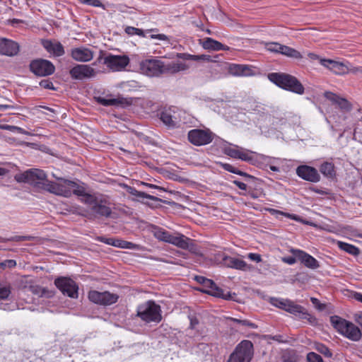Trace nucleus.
I'll return each mask as SVG.
<instances>
[{
	"mask_svg": "<svg viewBox=\"0 0 362 362\" xmlns=\"http://www.w3.org/2000/svg\"><path fill=\"white\" fill-rule=\"evenodd\" d=\"M81 201L87 205L86 216L88 219H95L100 217L108 218L112 214L110 202L102 196H95L85 192V195Z\"/></svg>",
	"mask_w": 362,
	"mask_h": 362,
	"instance_id": "obj_1",
	"label": "nucleus"
},
{
	"mask_svg": "<svg viewBox=\"0 0 362 362\" xmlns=\"http://www.w3.org/2000/svg\"><path fill=\"white\" fill-rule=\"evenodd\" d=\"M53 176L55 177L54 175ZM56 179L57 182L50 181L49 183L46 184V190L49 192L64 197H70L72 194L81 198L85 195L86 189L83 183L81 185L74 181L57 177Z\"/></svg>",
	"mask_w": 362,
	"mask_h": 362,
	"instance_id": "obj_2",
	"label": "nucleus"
},
{
	"mask_svg": "<svg viewBox=\"0 0 362 362\" xmlns=\"http://www.w3.org/2000/svg\"><path fill=\"white\" fill-rule=\"evenodd\" d=\"M270 81L277 86L298 95H303L305 88L302 83L293 76L281 74L271 73L268 75Z\"/></svg>",
	"mask_w": 362,
	"mask_h": 362,
	"instance_id": "obj_3",
	"label": "nucleus"
},
{
	"mask_svg": "<svg viewBox=\"0 0 362 362\" xmlns=\"http://www.w3.org/2000/svg\"><path fill=\"white\" fill-rule=\"evenodd\" d=\"M334 328L342 336L353 341H358L362 337L361 329L353 322L334 315L330 317Z\"/></svg>",
	"mask_w": 362,
	"mask_h": 362,
	"instance_id": "obj_4",
	"label": "nucleus"
},
{
	"mask_svg": "<svg viewBox=\"0 0 362 362\" xmlns=\"http://www.w3.org/2000/svg\"><path fill=\"white\" fill-rule=\"evenodd\" d=\"M18 182H26L34 187L46 190V184L50 181L47 180V175L42 170L37 168L30 169L24 173L16 176Z\"/></svg>",
	"mask_w": 362,
	"mask_h": 362,
	"instance_id": "obj_5",
	"label": "nucleus"
},
{
	"mask_svg": "<svg viewBox=\"0 0 362 362\" xmlns=\"http://www.w3.org/2000/svg\"><path fill=\"white\" fill-rule=\"evenodd\" d=\"M165 63L156 57L146 59L139 62L140 72L148 77H158L165 72Z\"/></svg>",
	"mask_w": 362,
	"mask_h": 362,
	"instance_id": "obj_6",
	"label": "nucleus"
},
{
	"mask_svg": "<svg viewBox=\"0 0 362 362\" xmlns=\"http://www.w3.org/2000/svg\"><path fill=\"white\" fill-rule=\"evenodd\" d=\"M253 356V344L250 340H243L236 346L227 362H250Z\"/></svg>",
	"mask_w": 362,
	"mask_h": 362,
	"instance_id": "obj_7",
	"label": "nucleus"
},
{
	"mask_svg": "<svg viewBox=\"0 0 362 362\" xmlns=\"http://www.w3.org/2000/svg\"><path fill=\"white\" fill-rule=\"evenodd\" d=\"M137 316L146 322H159L162 319L160 306L151 300L138 306Z\"/></svg>",
	"mask_w": 362,
	"mask_h": 362,
	"instance_id": "obj_8",
	"label": "nucleus"
},
{
	"mask_svg": "<svg viewBox=\"0 0 362 362\" xmlns=\"http://www.w3.org/2000/svg\"><path fill=\"white\" fill-rule=\"evenodd\" d=\"M189 141L197 146L210 144L214 139V134L209 129H194L188 132Z\"/></svg>",
	"mask_w": 362,
	"mask_h": 362,
	"instance_id": "obj_9",
	"label": "nucleus"
},
{
	"mask_svg": "<svg viewBox=\"0 0 362 362\" xmlns=\"http://www.w3.org/2000/svg\"><path fill=\"white\" fill-rule=\"evenodd\" d=\"M54 285L63 293L71 298H78V286L77 284L69 277H58L54 280Z\"/></svg>",
	"mask_w": 362,
	"mask_h": 362,
	"instance_id": "obj_10",
	"label": "nucleus"
},
{
	"mask_svg": "<svg viewBox=\"0 0 362 362\" xmlns=\"http://www.w3.org/2000/svg\"><path fill=\"white\" fill-rule=\"evenodd\" d=\"M88 299L95 304L107 306L115 303L119 296L109 291L100 292L98 291H90L88 295Z\"/></svg>",
	"mask_w": 362,
	"mask_h": 362,
	"instance_id": "obj_11",
	"label": "nucleus"
},
{
	"mask_svg": "<svg viewBox=\"0 0 362 362\" xmlns=\"http://www.w3.org/2000/svg\"><path fill=\"white\" fill-rule=\"evenodd\" d=\"M30 69L36 76H47L54 72L55 67L51 62L39 59L31 62Z\"/></svg>",
	"mask_w": 362,
	"mask_h": 362,
	"instance_id": "obj_12",
	"label": "nucleus"
},
{
	"mask_svg": "<svg viewBox=\"0 0 362 362\" xmlns=\"http://www.w3.org/2000/svg\"><path fill=\"white\" fill-rule=\"evenodd\" d=\"M69 74L73 79L83 80L95 77L96 71L89 65L76 64L70 69Z\"/></svg>",
	"mask_w": 362,
	"mask_h": 362,
	"instance_id": "obj_13",
	"label": "nucleus"
},
{
	"mask_svg": "<svg viewBox=\"0 0 362 362\" xmlns=\"http://www.w3.org/2000/svg\"><path fill=\"white\" fill-rule=\"evenodd\" d=\"M225 153L233 158L240 159L247 162H252L253 154L255 153L238 146H228L225 148Z\"/></svg>",
	"mask_w": 362,
	"mask_h": 362,
	"instance_id": "obj_14",
	"label": "nucleus"
},
{
	"mask_svg": "<svg viewBox=\"0 0 362 362\" xmlns=\"http://www.w3.org/2000/svg\"><path fill=\"white\" fill-rule=\"evenodd\" d=\"M129 62L127 56L108 54L104 58L103 63L112 71H120L127 66Z\"/></svg>",
	"mask_w": 362,
	"mask_h": 362,
	"instance_id": "obj_15",
	"label": "nucleus"
},
{
	"mask_svg": "<svg viewBox=\"0 0 362 362\" xmlns=\"http://www.w3.org/2000/svg\"><path fill=\"white\" fill-rule=\"evenodd\" d=\"M291 252L296 256L301 263L310 269H315L320 267V264L315 258L303 250L291 249Z\"/></svg>",
	"mask_w": 362,
	"mask_h": 362,
	"instance_id": "obj_16",
	"label": "nucleus"
},
{
	"mask_svg": "<svg viewBox=\"0 0 362 362\" xmlns=\"http://www.w3.org/2000/svg\"><path fill=\"white\" fill-rule=\"evenodd\" d=\"M297 175L302 179L311 182H317L320 180V176L317 170L308 165H300L296 169Z\"/></svg>",
	"mask_w": 362,
	"mask_h": 362,
	"instance_id": "obj_17",
	"label": "nucleus"
},
{
	"mask_svg": "<svg viewBox=\"0 0 362 362\" xmlns=\"http://www.w3.org/2000/svg\"><path fill=\"white\" fill-rule=\"evenodd\" d=\"M289 305H287L286 311L298 316L301 319L307 320L310 324L316 323V318L308 313L304 308L289 300Z\"/></svg>",
	"mask_w": 362,
	"mask_h": 362,
	"instance_id": "obj_18",
	"label": "nucleus"
},
{
	"mask_svg": "<svg viewBox=\"0 0 362 362\" xmlns=\"http://www.w3.org/2000/svg\"><path fill=\"white\" fill-rule=\"evenodd\" d=\"M203 286L204 288H203L202 291L204 293L223 299H229L230 298L229 292L225 293L211 279H207Z\"/></svg>",
	"mask_w": 362,
	"mask_h": 362,
	"instance_id": "obj_19",
	"label": "nucleus"
},
{
	"mask_svg": "<svg viewBox=\"0 0 362 362\" xmlns=\"http://www.w3.org/2000/svg\"><path fill=\"white\" fill-rule=\"evenodd\" d=\"M19 52V45L15 41L6 38H0V54L6 56H15Z\"/></svg>",
	"mask_w": 362,
	"mask_h": 362,
	"instance_id": "obj_20",
	"label": "nucleus"
},
{
	"mask_svg": "<svg viewBox=\"0 0 362 362\" xmlns=\"http://www.w3.org/2000/svg\"><path fill=\"white\" fill-rule=\"evenodd\" d=\"M160 119L170 129H174L179 126L180 119L177 117L176 112L170 108L162 111Z\"/></svg>",
	"mask_w": 362,
	"mask_h": 362,
	"instance_id": "obj_21",
	"label": "nucleus"
},
{
	"mask_svg": "<svg viewBox=\"0 0 362 362\" xmlns=\"http://www.w3.org/2000/svg\"><path fill=\"white\" fill-rule=\"evenodd\" d=\"M71 56L75 61L88 62L93 58V52L85 47H76L71 49Z\"/></svg>",
	"mask_w": 362,
	"mask_h": 362,
	"instance_id": "obj_22",
	"label": "nucleus"
},
{
	"mask_svg": "<svg viewBox=\"0 0 362 362\" xmlns=\"http://www.w3.org/2000/svg\"><path fill=\"white\" fill-rule=\"evenodd\" d=\"M320 63L336 74L342 75L348 73V66L341 62L332 59H320Z\"/></svg>",
	"mask_w": 362,
	"mask_h": 362,
	"instance_id": "obj_23",
	"label": "nucleus"
},
{
	"mask_svg": "<svg viewBox=\"0 0 362 362\" xmlns=\"http://www.w3.org/2000/svg\"><path fill=\"white\" fill-rule=\"evenodd\" d=\"M43 47L50 54L55 57H61L64 54V48L61 42L58 41H52L45 40L42 42Z\"/></svg>",
	"mask_w": 362,
	"mask_h": 362,
	"instance_id": "obj_24",
	"label": "nucleus"
},
{
	"mask_svg": "<svg viewBox=\"0 0 362 362\" xmlns=\"http://www.w3.org/2000/svg\"><path fill=\"white\" fill-rule=\"evenodd\" d=\"M222 262L223 265L229 268L240 269L243 271H246L249 269L247 264L245 261L227 255L223 257Z\"/></svg>",
	"mask_w": 362,
	"mask_h": 362,
	"instance_id": "obj_25",
	"label": "nucleus"
},
{
	"mask_svg": "<svg viewBox=\"0 0 362 362\" xmlns=\"http://www.w3.org/2000/svg\"><path fill=\"white\" fill-rule=\"evenodd\" d=\"M229 73L236 76H248L252 74V69L247 65L232 64L228 68Z\"/></svg>",
	"mask_w": 362,
	"mask_h": 362,
	"instance_id": "obj_26",
	"label": "nucleus"
},
{
	"mask_svg": "<svg viewBox=\"0 0 362 362\" xmlns=\"http://www.w3.org/2000/svg\"><path fill=\"white\" fill-rule=\"evenodd\" d=\"M166 74H177L181 71H185L189 69V64L182 62H172L165 64Z\"/></svg>",
	"mask_w": 362,
	"mask_h": 362,
	"instance_id": "obj_27",
	"label": "nucleus"
},
{
	"mask_svg": "<svg viewBox=\"0 0 362 362\" xmlns=\"http://www.w3.org/2000/svg\"><path fill=\"white\" fill-rule=\"evenodd\" d=\"M202 47L206 49H211L214 51L229 50L230 47L224 45L220 42L215 40L211 37H206L203 40Z\"/></svg>",
	"mask_w": 362,
	"mask_h": 362,
	"instance_id": "obj_28",
	"label": "nucleus"
},
{
	"mask_svg": "<svg viewBox=\"0 0 362 362\" xmlns=\"http://www.w3.org/2000/svg\"><path fill=\"white\" fill-rule=\"evenodd\" d=\"M151 233L159 240L170 243L173 235L165 229L156 226H151Z\"/></svg>",
	"mask_w": 362,
	"mask_h": 362,
	"instance_id": "obj_29",
	"label": "nucleus"
},
{
	"mask_svg": "<svg viewBox=\"0 0 362 362\" xmlns=\"http://www.w3.org/2000/svg\"><path fill=\"white\" fill-rule=\"evenodd\" d=\"M96 100L98 103L104 106L119 107L123 106L125 104V100L121 98H113L99 96Z\"/></svg>",
	"mask_w": 362,
	"mask_h": 362,
	"instance_id": "obj_30",
	"label": "nucleus"
},
{
	"mask_svg": "<svg viewBox=\"0 0 362 362\" xmlns=\"http://www.w3.org/2000/svg\"><path fill=\"white\" fill-rule=\"evenodd\" d=\"M170 243L182 249H189L191 245L190 239L182 234L173 235Z\"/></svg>",
	"mask_w": 362,
	"mask_h": 362,
	"instance_id": "obj_31",
	"label": "nucleus"
},
{
	"mask_svg": "<svg viewBox=\"0 0 362 362\" xmlns=\"http://www.w3.org/2000/svg\"><path fill=\"white\" fill-rule=\"evenodd\" d=\"M124 188L127 193L137 197L138 199H148L153 201L158 200L157 197L148 194L145 192L138 191L136 188L133 187L124 185Z\"/></svg>",
	"mask_w": 362,
	"mask_h": 362,
	"instance_id": "obj_32",
	"label": "nucleus"
},
{
	"mask_svg": "<svg viewBox=\"0 0 362 362\" xmlns=\"http://www.w3.org/2000/svg\"><path fill=\"white\" fill-rule=\"evenodd\" d=\"M279 53L293 59H301L303 57L301 54L296 49L283 45L281 46Z\"/></svg>",
	"mask_w": 362,
	"mask_h": 362,
	"instance_id": "obj_33",
	"label": "nucleus"
},
{
	"mask_svg": "<svg viewBox=\"0 0 362 362\" xmlns=\"http://www.w3.org/2000/svg\"><path fill=\"white\" fill-rule=\"evenodd\" d=\"M320 171L325 176L329 178H332L335 175L334 166L332 163H323L320 167Z\"/></svg>",
	"mask_w": 362,
	"mask_h": 362,
	"instance_id": "obj_34",
	"label": "nucleus"
},
{
	"mask_svg": "<svg viewBox=\"0 0 362 362\" xmlns=\"http://www.w3.org/2000/svg\"><path fill=\"white\" fill-rule=\"evenodd\" d=\"M337 245L341 250L348 252L350 255L357 256L360 253V250L353 245L338 241Z\"/></svg>",
	"mask_w": 362,
	"mask_h": 362,
	"instance_id": "obj_35",
	"label": "nucleus"
},
{
	"mask_svg": "<svg viewBox=\"0 0 362 362\" xmlns=\"http://www.w3.org/2000/svg\"><path fill=\"white\" fill-rule=\"evenodd\" d=\"M258 107H259V105L255 100L252 99L245 100L243 103V109L248 112H254L255 111H258Z\"/></svg>",
	"mask_w": 362,
	"mask_h": 362,
	"instance_id": "obj_36",
	"label": "nucleus"
},
{
	"mask_svg": "<svg viewBox=\"0 0 362 362\" xmlns=\"http://www.w3.org/2000/svg\"><path fill=\"white\" fill-rule=\"evenodd\" d=\"M288 299H283V298H270L269 302L274 306L283 309L284 310H286V307L289 305Z\"/></svg>",
	"mask_w": 362,
	"mask_h": 362,
	"instance_id": "obj_37",
	"label": "nucleus"
},
{
	"mask_svg": "<svg viewBox=\"0 0 362 362\" xmlns=\"http://www.w3.org/2000/svg\"><path fill=\"white\" fill-rule=\"evenodd\" d=\"M35 239V237L31 235H15L12 236L8 238H0V242L1 243H5L8 241H16V242H21V241H30Z\"/></svg>",
	"mask_w": 362,
	"mask_h": 362,
	"instance_id": "obj_38",
	"label": "nucleus"
},
{
	"mask_svg": "<svg viewBox=\"0 0 362 362\" xmlns=\"http://www.w3.org/2000/svg\"><path fill=\"white\" fill-rule=\"evenodd\" d=\"M115 243V247H117L119 248L136 250V249H138V247H139V246L137 245H136L132 242H128V241L120 240V239H116Z\"/></svg>",
	"mask_w": 362,
	"mask_h": 362,
	"instance_id": "obj_39",
	"label": "nucleus"
},
{
	"mask_svg": "<svg viewBox=\"0 0 362 362\" xmlns=\"http://www.w3.org/2000/svg\"><path fill=\"white\" fill-rule=\"evenodd\" d=\"M11 293V288L8 285L0 284V299H6Z\"/></svg>",
	"mask_w": 362,
	"mask_h": 362,
	"instance_id": "obj_40",
	"label": "nucleus"
},
{
	"mask_svg": "<svg viewBox=\"0 0 362 362\" xmlns=\"http://www.w3.org/2000/svg\"><path fill=\"white\" fill-rule=\"evenodd\" d=\"M125 32L129 35H136L139 36H145L143 30L136 28L134 27L128 26L125 28Z\"/></svg>",
	"mask_w": 362,
	"mask_h": 362,
	"instance_id": "obj_41",
	"label": "nucleus"
},
{
	"mask_svg": "<svg viewBox=\"0 0 362 362\" xmlns=\"http://www.w3.org/2000/svg\"><path fill=\"white\" fill-rule=\"evenodd\" d=\"M281 46V45L277 42H268L265 45V47L268 51L276 53L280 52Z\"/></svg>",
	"mask_w": 362,
	"mask_h": 362,
	"instance_id": "obj_42",
	"label": "nucleus"
},
{
	"mask_svg": "<svg viewBox=\"0 0 362 362\" xmlns=\"http://www.w3.org/2000/svg\"><path fill=\"white\" fill-rule=\"evenodd\" d=\"M81 4H87L94 7H101L105 9V6L101 3L100 0H78Z\"/></svg>",
	"mask_w": 362,
	"mask_h": 362,
	"instance_id": "obj_43",
	"label": "nucleus"
},
{
	"mask_svg": "<svg viewBox=\"0 0 362 362\" xmlns=\"http://www.w3.org/2000/svg\"><path fill=\"white\" fill-rule=\"evenodd\" d=\"M317 350L327 357H331L332 356L331 351L327 346L322 344H318L316 346Z\"/></svg>",
	"mask_w": 362,
	"mask_h": 362,
	"instance_id": "obj_44",
	"label": "nucleus"
},
{
	"mask_svg": "<svg viewBox=\"0 0 362 362\" xmlns=\"http://www.w3.org/2000/svg\"><path fill=\"white\" fill-rule=\"evenodd\" d=\"M269 211L273 215L280 214L286 217L290 218L293 220H297V216L294 214H290L274 209H269Z\"/></svg>",
	"mask_w": 362,
	"mask_h": 362,
	"instance_id": "obj_45",
	"label": "nucleus"
},
{
	"mask_svg": "<svg viewBox=\"0 0 362 362\" xmlns=\"http://www.w3.org/2000/svg\"><path fill=\"white\" fill-rule=\"evenodd\" d=\"M307 359L308 362H324L322 357L314 352H310L307 356Z\"/></svg>",
	"mask_w": 362,
	"mask_h": 362,
	"instance_id": "obj_46",
	"label": "nucleus"
},
{
	"mask_svg": "<svg viewBox=\"0 0 362 362\" xmlns=\"http://www.w3.org/2000/svg\"><path fill=\"white\" fill-rule=\"evenodd\" d=\"M232 320L233 322H235L237 323L241 324L243 326H246V327H250L252 329L257 328V325H256L253 322H251L249 320H238V319H235V318H232Z\"/></svg>",
	"mask_w": 362,
	"mask_h": 362,
	"instance_id": "obj_47",
	"label": "nucleus"
},
{
	"mask_svg": "<svg viewBox=\"0 0 362 362\" xmlns=\"http://www.w3.org/2000/svg\"><path fill=\"white\" fill-rule=\"evenodd\" d=\"M339 106V108L342 110H349V102L344 99L339 97L336 103Z\"/></svg>",
	"mask_w": 362,
	"mask_h": 362,
	"instance_id": "obj_48",
	"label": "nucleus"
},
{
	"mask_svg": "<svg viewBox=\"0 0 362 362\" xmlns=\"http://www.w3.org/2000/svg\"><path fill=\"white\" fill-rule=\"evenodd\" d=\"M176 56L178 59L183 60L195 61L196 59V55L190 54L188 53H177Z\"/></svg>",
	"mask_w": 362,
	"mask_h": 362,
	"instance_id": "obj_49",
	"label": "nucleus"
},
{
	"mask_svg": "<svg viewBox=\"0 0 362 362\" xmlns=\"http://www.w3.org/2000/svg\"><path fill=\"white\" fill-rule=\"evenodd\" d=\"M40 86L46 89H54L52 82L47 79L42 80L40 82Z\"/></svg>",
	"mask_w": 362,
	"mask_h": 362,
	"instance_id": "obj_50",
	"label": "nucleus"
},
{
	"mask_svg": "<svg viewBox=\"0 0 362 362\" xmlns=\"http://www.w3.org/2000/svg\"><path fill=\"white\" fill-rule=\"evenodd\" d=\"M348 73H351L357 76H362V66H353L348 67Z\"/></svg>",
	"mask_w": 362,
	"mask_h": 362,
	"instance_id": "obj_51",
	"label": "nucleus"
},
{
	"mask_svg": "<svg viewBox=\"0 0 362 362\" xmlns=\"http://www.w3.org/2000/svg\"><path fill=\"white\" fill-rule=\"evenodd\" d=\"M297 259H298L297 257H296V256H294V255H293V257H292V256L284 257H282V259H281L283 262L286 263L289 265L294 264L296 262Z\"/></svg>",
	"mask_w": 362,
	"mask_h": 362,
	"instance_id": "obj_52",
	"label": "nucleus"
},
{
	"mask_svg": "<svg viewBox=\"0 0 362 362\" xmlns=\"http://www.w3.org/2000/svg\"><path fill=\"white\" fill-rule=\"evenodd\" d=\"M325 97L329 100L332 101L333 103H336L339 96L332 92H325Z\"/></svg>",
	"mask_w": 362,
	"mask_h": 362,
	"instance_id": "obj_53",
	"label": "nucleus"
},
{
	"mask_svg": "<svg viewBox=\"0 0 362 362\" xmlns=\"http://www.w3.org/2000/svg\"><path fill=\"white\" fill-rule=\"evenodd\" d=\"M248 258L254 262H260L262 261L261 255L257 253H249Z\"/></svg>",
	"mask_w": 362,
	"mask_h": 362,
	"instance_id": "obj_54",
	"label": "nucleus"
},
{
	"mask_svg": "<svg viewBox=\"0 0 362 362\" xmlns=\"http://www.w3.org/2000/svg\"><path fill=\"white\" fill-rule=\"evenodd\" d=\"M199 60L207 61V62H213L214 61L209 55H206V54L196 55L195 61H199Z\"/></svg>",
	"mask_w": 362,
	"mask_h": 362,
	"instance_id": "obj_55",
	"label": "nucleus"
},
{
	"mask_svg": "<svg viewBox=\"0 0 362 362\" xmlns=\"http://www.w3.org/2000/svg\"><path fill=\"white\" fill-rule=\"evenodd\" d=\"M16 264V261L13 260V259L6 260V261H4V262H2L1 264V265L2 267H9V268L15 267Z\"/></svg>",
	"mask_w": 362,
	"mask_h": 362,
	"instance_id": "obj_56",
	"label": "nucleus"
},
{
	"mask_svg": "<svg viewBox=\"0 0 362 362\" xmlns=\"http://www.w3.org/2000/svg\"><path fill=\"white\" fill-rule=\"evenodd\" d=\"M151 38L157 39L159 40H168V37L164 34H158V35H151Z\"/></svg>",
	"mask_w": 362,
	"mask_h": 362,
	"instance_id": "obj_57",
	"label": "nucleus"
},
{
	"mask_svg": "<svg viewBox=\"0 0 362 362\" xmlns=\"http://www.w3.org/2000/svg\"><path fill=\"white\" fill-rule=\"evenodd\" d=\"M355 322L362 328V313H356L354 315Z\"/></svg>",
	"mask_w": 362,
	"mask_h": 362,
	"instance_id": "obj_58",
	"label": "nucleus"
},
{
	"mask_svg": "<svg viewBox=\"0 0 362 362\" xmlns=\"http://www.w3.org/2000/svg\"><path fill=\"white\" fill-rule=\"evenodd\" d=\"M223 168H224V170H226L230 173H235V171L236 169L235 167L231 165L230 164H228V163L223 164Z\"/></svg>",
	"mask_w": 362,
	"mask_h": 362,
	"instance_id": "obj_59",
	"label": "nucleus"
},
{
	"mask_svg": "<svg viewBox=\"0 0 362 362\" xmlns=\"http://www.w3.org/2000/svg\"><path fill=\"white\" fill-rule=\"evenodd\" d=\"M233 183L238 187L240 188V189H243V190H246L247 189V185L245 184L244 182H242L240 181H238V180H235L233 182Z\"/></svg>",
	"mask_w": 362,
	"mask_h": 362,
	"instance_id": "obj_60",
	"label": "nucleus"
},
{
	"mask_svg": "<svg viewBox=\"0 0 362 362\" xmlns=\"http://www.w3.org/2000/svg\"><path fill=\"white\" fill-rule=\"evenodd\" d=\"M115 240L116 239H113V238H103L101 239V241L107 244V245H113L115 246Z\"/></svg>",
	"mask_w": 362,
	"mask_h": 362,
	"instance_id": "obj_61",
	"label": "nucleus"
},
{
	"mask_svg": "<svg viewBox=\"0 0 362 362\" xmlns=\"http://www.w3.org/2000/svg\"><path fill=\"white\" fill-rule=\"evenodd\" d=\"M194 279L200 284H202V286H204L205 284V282L207 280V279L204 276H196L194 277Z\"/></svg>",
	"mask_w": 362,
	"mask_h": 362,
	"instance_id": "obj_62",
	"label": "nucleus"
},
{
	"mask_svg": "<svg viewBox=\"0 0 362 362\" xmlns=\"http://www.w3.org/2000/svg\"><path fill=\"white\" fill-rule=\"evenodd\" d=\"M268 339H272L274 341H277L279 342H283V340H282V336L281 335H275V336H267L266 337Z\"/></svg>",
	"mask_w": 362,
	"mask_h": 362,
	"instance_id": "obj_63",
	"label": "nucleus"
},
{
	"mask_svg": "<svg viewBox=\"0 0 362 362\" xmlns=\"http://www.w3.org/2000/svg\"><path fill=\"white\" fill-rule=\"evenodd\" d=\"M354 298L356 300H358V301H359V302H361V303H362V293H357V292H356V293H355L354 294Z\"/></svg>",
	"mask_w": 362,
	"mask_h": 362,
	"instance_id": "obj_64",
	"label": "nucleus"
}]
</instances>
